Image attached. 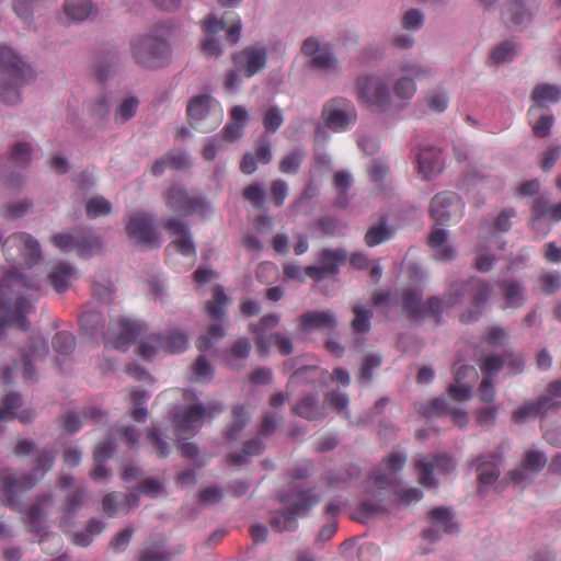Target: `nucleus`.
Wrapping results in <instances>:
<instances>
[{"instance_id":"f257e3e1","label":"nucleus","mask_w":561,"mask_h":561,"mask_svg":"<svg viewBox=\"0 0 561 561\" xmlns=\"http://www.w3.org/2000/svg\"><path fill=\"white\" fill-rule=\"evenodd\" d=\"M102 335L106 347L121 351L127 350L131 342L139 340L136 353L144 359H151L159 351L169 354L181 353L188 345V337L182 331L172 330L165 336L147 334L145 322L126 318L114 321Z\"/></svg>"},{"instance_id":"f03ea898","label":"nucleus","mask_w":561,"mask_h":561,"mask_svg":"<svg viewBox=\"0 0 561 561\" xmlns=\"http://www.w3.org/2000/svg\"><path fill=\"white\" fill-rule=\"evenodd\" d=\"M34 80L33 70L9 47H0V100L9 105L21 101L20 90Z\"/></svg>"},{"instance_id":"7ed1b4c3","label":"nucleus","mask_w":561,"mask_h":561,"mask_svg":"<svg viewBox=\"0 0 561 561\" xmlns=\"http://www.w3.org/2000/svg\"><path fill=\"white\" fill-rule=\"evenodd\" d=\"M279 501L286 510L277 512L270 520L271 527L278 531H294L298 528V517L308 515L310 510L320 502V495L314 489L284 493Z\"/></svg>"},{"instance_id":"20e7f679","label":"nucleus","mask_w":561,"mask_h":561,"mask_svg":"<svg viewBox=\"0 0 561 561\" xmlns=\"http://www.w3.org/2000/svg\"><path fill=\"white\" fill-rule=\"evenodd\" d=\"M55 455L53 451L44 449L36 458V465L33 468V474H18L10 469L0 472L2 492L8 505L16 504L19 493L32 489L38 478H42L54 465Z\"/></svg>"},{"instance_id":"39448f33","label":"nucleus","mask_w":561,"mask_h":561,"mask_svg":"<svg viewBox=\"0 0 561 561\" xmlns=\"http://www.w3.org/2000/svg\"><path fill=\"white\" fill-rule=\"evenodd\" d=\"M492 288L489 283L471 277L468 280L455 282L448 288L447 301L449 306L459 304L466 294L470 295V301L473 310L461 314V322L468 323L478 320L481 309L489 300Z\"/></svg>"},{"instance_id":"423d86ee","label":"nucleus","mask_w":561,"mask_h":561,"mask_svg":"<svg viewBox=\"0 0 561 561\" xmlns=\"http://www.w3.org/2000/svg\"><path fill=\"white\" fill-rule=\"evenodd\" d=\"M224 412V405L218 401L191 404L173 416L175 433L181 438L194 436L203 425V420H211Z\"/></svg>"},{"instance_id":"0eeeda50","label":"nucleus","mask_w":561,"mask_h":561,"mask_svg":"<svg viewBox=\"0 0 561 561\" xmlns=\"http://www.w3.org/2000/svg\"><path fill=\"white\" fill-rule=\"evenodd\" d=\"M131 55L141 67L156 69L168 62L170 47L163 37L145 35L131 42Z\"/></svg>"},{"instance_id":"6e6552de","label":"nucleus","mask_w":561,"mask_h":561,"mask_svg":"<svg viewBox=\"0 0 561 561\" xmlns=\"http://www.w3.org/2000/svg\"><path fill=\"white\" fill-rule=\"evenodd\" d=\"M186 112L193 128L202 133L214 130L222 118V111L214 105L210 95H197L191 99Z\"/></svg>"},{"instance_id":"1a4fd4ad","label":"nucleus","mask_w":561,"mask_h":561,"mask_svg":"<svg viewBox=\"0 0 561 561\" xmlns=\"http://www.w3.org/2000/svg\"><path fill=\"white\" fill-rule=\"evenodd\" d=\"M325 126L336 133L348 130L357 121V112L352 102L344 98L328 101L322 108Z\"/></svg>"},{"instance_id":"9d476101","label":"nucleus","mask_w":561,"mask_h":561,"mask_svg":"<svg viewBox=\"0 0 561 561\" xmlns=\"http://www.w3.org/2000/svg\"><path fill=\"white\" fill-rule=\"evenodd\" d=\"M167 207L182 216L198 214L205 216L210 205L204 196H191L181 185H172L165 193Z\"/></svg>"},{"instance_id":"9b49d317","label":"nucleus","mask_w":561,"mask_h":561,"mask_svg":"<svg viewBox=\"0 0 561 561\" xmlns=\"http://www.w3.org/2000/svg\"><path fill=\"white\" fill-rule=\"evenodd\" d=\"M50 241L62 252L76 251L82 257L91 256L102 248L100 238L85 230L57 233L50 238Z\"/></svg>"},{"instance_id":"f8f14e48","label":"nucleus","mask_w":561,"mask_h":561,"mask_svg":"<svg viewBox=\"0 0 561 561\" xmlns=\"http://www.w3.org/2000/svg\"><path fill=\"white\" fill-rule=\"evenodd\" d=\"M357 98L369 107L385 108L390 104V92L387 83L375 76L357 79Z\"/></svg>"},{"instance_id":"ddd939ff","label":"nucleus","mask_w":561,"mask_h":561,"mask_svg":"<svg viewBox=\"0 0 561 561\" xmlns=\"http://www.w3.org/2000/svg\"><path fill=\"white\" fill-rule=\"evenodd\" d=\"M455 468L453 459L445 454L427 455L415 461L419 482L425 488H435L437 481L433 473H449Z\"/></svg>"},{"instance_id":"4468645a","label":"nucleus","mask_w":561,"mask_h":561,"mask_svg":"<svg viewBox=\"0 0 561 561\" xmlns=\"http://www.w3.org/2000/svg\"><path fill=\"white\" fill-rule=\"evenodd\" d=\"M126 233L137 244L154 247L159 237L154 229L153 216L146 211H136L126 222Z\"/></svg>"},{"instance_id":"2eb2a0df","label":"nucleus","mask_w":561,"mask_h":561,"mask_svg":"<svg viewBox=\"0 0 561 561\" xmlns=\"http://www.w3.org/2000/svg\"><path fill=\"white\" fill-rule=\"evenodd\" d=\"M347 260V252L343 249H323L319 254V265L305 267V273L311 279L319 282L327 276L335 275L339 266Z\"/></svg>"},{"instance_id":"dca6fc26","label":"nucleus","mask_w":561,"mask_h":561,"mask_svg":"<svg viewBox=\"0 0 561 561\" xmlns=\"http://www.w3.org/2000/svg\"><path fill=\"white\" fill-rule=\"evenodd\" d=\"M407 461L403 453L393 451L382 460L378 471L367 481L368 488L387 489L394 483V474L402 470Z\"/></svg>"},{"instance_id":"f3484780","label":"nucleus","mask_w":561,"mask_h":561,"mask_svg":"<svg viewBox=\"0 0 561 561\" xmlns=\"http://www.w3.org/2000/svg\"><path fill=\"white\" fill-rule=\"evenodd\" d=\"M232 61L238 70L243 71L248 78L263 70L267 62L265 47L250 46L232 55Z\"/></svg>"},{"instance_id":"a211bd4d","label":"nucleus","mask_w":561,"mask_h":561,"mask_svg":"<svg viewBox=\"0 0 561 561\" xmlns=\"http://www.w3.org/2000/svg\"><path fill=\"white\" fill-rule=\"evenodd\" d=\"M462 205L455 193L436 194L431 203V216L438 225H447L456 214L461 213Z\"/></svg>"},{"instance_id":"6ab92c4d","label":"nucleus","mask_w":561,"mask_h":561,"mask_svg":"<svg viewBox=\"0 0 561 561\" xmlns=\"http://www.w3.org/2000/svg\"><path fill=\"white\" fill-rule=\"evenodd\" d=\"M163 227L171 234L179 236L178 239L173 240L169 244V249L173 248L176 252L184 256H195V244L193 242L188 226L184 221L176 218H168L163 222Z\"/></svg>"},{"instance_id":"aec40b11","label":"nucleus","mask_w":561,"mask_h":561,"mask_svg":"<svg viewBox=\"0 0 561 561\" xmlns=\"http://www.w3.org/2000/svg\"><path fill=\"white\" fill-rule=\"evenodd\" d=\"M478 379L473 366L461 365L455 371V383L448 388L450 398L457 402L467 401L471 397L472 383Z\"/></svg>"},{"instance_id":"412c9836","label":"nucleus","mask_w":561,"mask_h":561,"mask_svg":"<svg viewBox=\"0 0 561 561\" xmlns=\"http://www.w3.org/2000/svg\"><path fill=\"white\" fill-rule=\"evenodd\" d=\"M417 411L425 417H434L448 414L450 415L454 424L458 427H465L469 421L466 411L461 409H451L448 402L443 398H436L430 402L420 404L417 407Z\"/></svg>"},{"instance_id":"4be33fe9","label":"nucleus","mask_w":561,"mask_h":561,"mask_svg":"<svg viewBox=\"0 0 561 561\" xmlns=\"http://www.w3.org/2000/svg\"><path fill=\"white\" fill-rule=\"evenodd\" d=\"M402 77L394 83V94L402 100H410L416 92L414 79L426 77L428 71L416 64H403L400 67Z\"/></svg>"},{"instance_id":"5701e85b","label":"nucleus","mask_w":561,"mask_h":561,"mask_svg":"<svg viewBox=\"0 0 561 561\" xmlns=\"http://www.w3.org/2000/svg\"><path fill=\"white\" fill-rule=\"evenodd\" d=\"M337 325L335 314L330 311H308L297 319L298 330L308 332L316 329L334 330Z\"/></svg>"},{"instance_id":"b1692460","label":"nucleus","mask_w":561,"mask_h":561,"mask_svg":"<svg viewBox=\"0 0 561 561\" xmlns=\"http://www.w3.org/2000/svg\"><path fill=\"white\" fill-rule=\"evenodd\" d=\"M396 301L400 305L407 316L412 320L422 318L423 293L419 288L405 287L396 291Z\"/></svg>"},{"instance_id":"393cba45","label":"nucleus","mask_w":561,"mask_h":561,"mask_svg":"<svg viewBox=\"0 0 561 561\" xmlns=\"http://www.w3.org/2000/svg\"><path fill=\"white\" fill-rule=\"evenodd\" d=\"M2 405L3 408L0 409V422L18 419L21 423H30L35 416L34 411L30 409L19 413L16 412V409L21 407V397L19 393L11 392L4 396Z\"/></svg>"},{"instance_id":"a878e982","label":"nucleus","mask_w":561,"mask_h":561,"mask_svg":"<svg viewBox=\"0 0 561 561\" xmlns=\"http://www.w3.org/2000/svg\"><path fill=\"white\" fill-rule=\"evenodd\" d=\"M47 353L48 346L44 337L41 335L32 336L28 348L22 351V358L24 363V380H32L35 375V369L32 365V362L38 357L45 356Z\"/></svg>"},{"instance_id":"bb28decb","label":"nucleus","mask_w":561,"mask_h":561,"mask_svg":"<svg viewBox=\"0 0 561 561\" xmlns=\"http://www.w3.org/2000/svg\"><path fill=\"white\" fill-rule=\"evenodd\" d=\"M440 150L428 147L421 150L417 156L419 171L424 178H431L443 169Z\"/></svg>"},{"instance_id":"cd10ccee","label":"nucleus","mask_w":561,"mask_h":561,"mask_svg":"<svg viewBox=\"0 0 561 561\" xmlns=\"http://www.w3.org/2000/svg\"><path fill=\"white\" fill-rule=\"evenodd\" d=\"M500 289L505 299L506 308L518 309L525 304V287L517 279H503Z\"/></svg>"},{"instance_id":"c85d7f7f","label":"nucleus","mask_w":561,"mask_h":561,"mask_svg":"<svg viewBox=\"0 0 561 561\" xmlns=\"http://www.w3.org/2000/svg\"><path fill=\"white\" fill-rule=\"evenodd\" d=\"M536 401L543 417L548 412L559 410L561 408V380L550 381L545 392Z\"/></svg>"},{"instance_id":"c756f323","label":"nucleus","mask_w":561,"mask_h":561,"mask_svg":"<svg viewBox=\"0 0 561 561\" xmlns=\"http://www.w3.org/2000/svg\"><path fill=\"white\" fill-rule=\"evenodd\" d=\"M430 517L433 519L435 526L424 530L423 537L427 540L434 541L438 538V530L436 527H444V531L447 534H451L454 531L455 525L453 524V516L448 508L446 507H435L430 512Z\"/></svg>"},{"instance_id":"7c9ffc66","label":"nucleus","mask_w":561,"mask_h":561,"mask_svg":"<svg viewBox=\"0 0 561 561\" xmlns=\"http://www.w3.org/2000/svg\"><path fill=\"white\" fill-rule=\"evenodd\" d=\"M447 232L444 229L432 230L428 237V244L434 250V257L437 261H451L455 257L454 249L446 244Z\"/></svg>"},{"instance_id":"2f4dec72","label":"nucleus","mask_w":561,"mask_h":561,"mask_svg":"<svg viewBox=\"0 0 561 561\" xmlns=\"http://www.w3.org/2000/svg\"><path fill=\"white\" fill-rule=\"evenodd\" d=\"M75 267L68 263L60 262L51 270L48 280L51 287L59 294L65 293L75 275Z\"/></svg>"},{"instance_id":"473e14b6","label":"nucleus","mask_w":561,"mask_h":561,"mask_svg":"<svg viewBox=\"0 0 561 561\" xmlns=\"http://www.w3.org/2000/svg\"><path fill=\"white\" fill-rule=\"evenodd\" d=\"M293 412L308 421H317L325 416L324 409L319 404L318 400L310 394L304 397L296 405H294Z\"/></svg>"},{"instance_id":"72a5a7b5","label":"nucleus","mask_w":561,"mask_h":561,"mask_svg":"<svg viewBox=\"0 0 561 561\" xmlns=\"http://www.w3.org/2000/svg\"><path fill=\"white\" fill-rule=\"evenodd\" d=\"M530 2L531 0H511L508 8L504 12V18L510 20L515 26L526 24L531 18Z\"/></svg>"},{"instance_id":"f704fd0d","label":"nucleus","mask_w":561,"mask_h":561,"mask_svg":"<svg viewBox=\"0 0 561 561\" xmlns=\"http://www.w3.org/2000/svg\"><path fill=\"white\" fill-rule=\"evenodd\" d=\"M534 220L546 218L551 221L561 220V203L550 205L548 198L540 196L534 201L531 206Z\"/></svg>"},{"instance_id":"c9c22d12","label":"nucleus","mask_w":561,"mask_h":561,"mask_svg":"<svg viewBox=\"0 0 561 561\" xmlns=\"http://www.w3.org/2000/svg\"><path fill=\"white\" fill-rule=\"evenodd\" d=\"M227 301L228 297L224 287L216 285L213 289V300L208 301L206 305V312L211 320L219 321L224 318Z\"/></svg>"},{"instance_id":"e433bc0d","label":"nucleus","mask_w":561,"mask_h":561,"mask_svg":"<svg viewBox=\"0 0 561 561\" xmlns=\"http://www.w3.org/2000/svg\"><path fill=\"white\" fill-rule=\"evenodd\" d=\"M264 450V444L260 437H254L244 443L241 453H231L227 460L230 465H241L247 461V456H257Z\"/></svg>"},{"instance_id":"4c0bfd02","label":"nucleus","mask_w":561,"mask_h":561,"mask_svg":"<svg viewBox=\"0 0 561 561\" xmlns=\"http://www.w3.org/2000/svg\"><path fill=\"white\" fill-rule=\"evenodd\" d=\"M91 0H66L64 4V12L67 18L72 21H83L92 12Z\"/></svg>"},{"instance_id":"58836bf2","label":"nucleus","mask_w":561,"mask_h":561,"mask_svg":"<svg viewBox=\"0 0 561 561\" xmlns=\"http://www.w3.org/2000/svg\"><path fill=\"white\" fill-rule=\"evenodd\" d=\"M474 463L478 471V481L481 485H490L497 480L500 469L494 461H488L484 460V457H478Z\"/></svg>"},{"instance_id":"ea45409f","label":"nucleus","mask_w":561,"mask_h":561,"mask_svg":"<svg viewBox=\"0 0 561 561\" xmlns=\"http://www.w3.org/2000/svg\"><path fill=\"white\" fill-rule=\"evenodd\" d=\"M359 473L360 470L356 465H347L345 468L339 471L328 472L324 477V480L329 488H337L357 478Z\"/></svg>"},{"instance_id":"a19ab883","label":"nucleus","mask_w":561,"mask_h":561,"mask_svg":"<svg viewBox=\"0 0 561 561\" xmlns=\"http://www.w3.org/2000/svg\"><path fill=\"white\" fill-rule=\"evenodd\" d=\"M174 553L164 550V540H158L139 552L138 561H171Z\"/></svg>"},{"instance_id":"79ce46f5","label":"nucleus","mask_w":561,"mask_h":561,"mask_svg":"<svg viewBox=\"0 0 561 561\" xmlns=\"http://www.w3.org/2000/svg\"><path fill=\"white\" fill-rule=\"evenodd\" d=\"M392 236L393 231L387 226L386 220H382L367 230L364 240L367 247L373 248L390 240Z\"/></svg>"},{"instance_id":"37998d69","label":"nucleus","mask_w":561,"mask_h":561,"mask_svg":"<svg viewBox=\"0 0 561 561\" xmlns=\"http://www.w3.org/2000/svg\"><path fill=\"white\" fill-rule=\"evenodd\" d=\"M531 99L539 105L546 102L556 103L561 99V89L556 84L539 83L535 87Z\"/></svg>"},{"instance_id":"c03bdc74","label":"nucleus","mask_w":561,"mask_h":561,"mask_svg":"<svg viewBox=\"0 0 561 561\" xmlns=\"http://www.w3.org/2000/svg\"><path fill=\"white\" fill-rule=\"evenodd\" d=\"M232 423L226 432L227 439L233 440L239 433L245 427L250 420V415L244 405H236L232 409Z\"/></svg>"},{"instance_id":"a18cd8bd","label":"nucleus","mask_w":561,"mask_h":561,"mask_svg":"<svg viewBox=\"0 0 561 561\" xmlns=\"http://www.w3.org/2000/svg\"><path fill=\"white\" fill-rule=\"evenodd\" d=\"M352 310L354 313V319L351 323L353 331L359 334L369 332L373 311L363 306H354Z\"/></svg>"},{"instance_id":"49530a36","label":"nucleus","mask_w":561,"mask_h":561,"mask_svg":"<svg viewBox=\"0 0 561 561\" xmlns=\"http://www.w3.org/2000/svg\"><path fill=\"white\" fill-rule=\"evenodd\" d=\"M543 417L536 400H526L512 413V421L516 424H523L527 420Z\"/></svg>"},{"instance_id":"de8ad7c7","label":"nucleus","mask_w":561,"mask_h":561,"mask_svg":"<svg viewBox=\"0 0 561 561\" xmlns=\"http://www.w3.org/2000/svg\"><path fill=\"white\" fill-rule=\"evenodd\" d=\"M448 291L444 298L433 296L422 304V317H433L438 322L444 312L445 307H450L447 301Z\"/></svg>"},{"instance_id":"09e8293b","label":"nucleus","mask_w":561,"mask_h":561,"mask_svg":"<svg viewBox=\"0 0 561 561\" xmlns=\"http://www.w3.org/2000/svg\"><path fill=\"white\" fill-rule=\"evenodd\" d=\"M250 351V341L247 337H240L225 352L226 360L229 365H232L233 360H243L249 356Z\"/></svg>"},{"instance_id":"8fccbe9b","label":"nucleus","mask_w":561,"mask_h":561,"mask_svg":"<svg viewBox=\"0 0 561 561\" xmlns=\"http://www.w3.org/2000/svg\"><path fill=\"white\" fill-rule=\"evenodd\" d=\"M111 203L103 196H94L88 199L85 203V213L87 216L91 219L98 218L100 216H106L111 213Z\"/></svg>"},{"instance_id":"3c124183","label":"nucleus","mask_w":561,"mask_h":561,"mask_svg":"<svg viewBox=\"0 0 561 561\" xmlns=\"http://www.w3.org/2000/svg\"><path fill=\"white\" fill-rule=\"evenodd\" d=\"M138 100L135 96H129L123 100L114 114V119L117 124H124L131 119L138 108Z\"/></svg>"},{"instance_id":"603ef678","label":"nucleus","mask_w":561,"mask_h":561,"mask_svg":"<svg viewBox=\"0 0 561 561\" xmlns=\"http://www.w3.org/2000/svg\"><path fill=\"white\" fill-rule=\"evenodd\" d=\"M243 198L256 209H262L265 204V191L259 183H252L243 188Z\"/></svg>"},{"instance_id":"864d4df0","label":"nucleus","mask_w":561,"mask_h":561,"mask_svg":"<svg viewBox=\"0 0 561 561\" xmlns=\"http://www.w3.org/2000/svg\"><path fill=\"white\" fill-rule=\"evenodd\" d=\"M225 331L220 323H213L209 325L207 334L201 335L196 341V346L199 351L208 350L214 341L224 337Z\"/></svg>"},{"instance_id":"5fc2aeb1","label":"nucleus","mask_w":561,"mask_h":561,"mask_svg":"<svg viewBox=\"0 0 561 561\" xmlns=\"http://www.w3.org/2000/svg\"><path fill=\"white\" fill-rule=\"evenodd\" d=\"M32 147L28 142H18L10 153V162L16 167H25L31 161Z\"/></svg>"},{"instance_id":"6e6d98bb","label":"nucleus","mask_w":561,"mask_h":561,"mask_svg":"<svg viewBox=\"0 0 561 561\" xmlns=\"http://www.w3.org/2000/svg\"><path fill=\"white\" fill-rule=\"evenodd\" d=\"M80 325L90 335H95L100 328H103V319L100 312L83 311L80 316Z\"/></svg>"},{"instance_id":"4d7b16f0","label":"nucleus","mask_w":561,"mask_h":561,"mask_svg":"<svg viewBox=\"0 0 561 561\" xmlns=\"http://www.w3.org/2000/svg\"><path fill=\"white\" fill-rule=\"evenodd\" d=\"M304 160V152L300 149H295L290 153L283 157L279 162V171L285 174H293L298 171Z\"/></svg>"},{"instance_id":"13d9d810","label":"nucleus","mask_w":561,"mask_h":561,"mask_svg":"<svg viewBox=\"0 0 561 561\" xmlns=\"http://www.w3.org/2000/svg\"><path fill=\"white\" fill-rule=\"evenodd\" d=\"M53 347L57 353L67 355L75 350L76 339L69 332H58L53 339Z\"/></svg>"},{"instance_id":"bf43d9fd","label":"nucleus","mask_w":561,"mask_h":561,"mask_svg":"<svg viewBox=\"0 0 561 561\" xmlns=\"http://www.w3.org/2000/svg\"><path fill=\"white\" fill-rule=\"evenodd\" d=\"M547 463L546 455L537 450H527L525 453L524 469L531 472H539Z\"/></svg>"},{"instance_id":"052dcab7","label":"nucleus","mask_w":561,"mask_h":561,"mask_svg":"<svg viewBox=\"0 0 561 561\" xmlns=\"http://www.w3.org/2000/svg\"><path fill=\"white\" fill-rule=\"evenodd\" d=\"M102 508L107 517H114L124 514L118 492L107 493L102 501Z\"/></svg>"},{"instance_id":"680f3d73","label":"nucleus","mask_w":561,"mask_h":561,"mask_svg":"<svg viewBox=\"0 0 561 561\" xmlns=\"http://www.w3.org/2000/svg\"><path fill=\"white\" fill-rule=\"evenodd\" d=\"M284 123L282 111L276 107H270L263 115V125L268 133H275Z\"/></svg>"},{"instance_id":"e2e57ef3","label":"nucleus","mask_w":561,"mask_h":561,"mask_svg":"<svg viewBox=\"0 0 561 561\" xmlns=\"http://www.w3.org/2000/svg\"><path fill=\"white\" fill-rule=\"evenodd\" d=\"M515 44L512 41H505L491 53V59L496 62L511 61L515 56Z\"/></svg>"},{"instance_id":"0e129e2a","label":"nucleus","mask_w":561,"mask_h":561,"mask_svg":"<svg viewBox=\"0 0 561 561\" xmlns=\"http://www.w3.org/2000/svg\"><path fill=\"white\" fill-rule=\"evenodd\" d=\"M505 365V358L499 355H491L485 357L480 364L481 370L485 374V377L493 379L497 373L502 370Z\"/></svg>"},{"instance_id":"69168bd1","label":"nucleus","mask_w":561,"mask_h":561,"mask_svg":"<svg viewBox=\"0 0 561 561\" xmlns=\"http://www.w3.org/2000/svg\"><path fill=\"white\" fill-rule=\"evenodd\" d=\"M270 195L275 206H282L288 195V185L285 180L276 179L272 181L270 186Z\"/></svg>"},{"instance_id":"338daca9","label":"nucleus","mask_w":561,"mask_h":561,"mask_svg":"<svg viewBox=\"0 0 561 561\" xmlns=\"http://www.w3.org/2000/svg\"><path fill=\"white\" fill-rule=\"evenodd\" d=\"M542 293L551 295L561 287V275L558 272H549L543 274L538 279Z\"/></svg>"},{"instance_id":"774afa93","label":"nucleus","mask_w":561,"mask_h":561,"mask_svg":"<svg viewBox=\"0 0 561 561\" xmlns=\"http://www.w3.org/2000/svg\"><path fill=\"white\" fill-rule=\"evenodd\" d=\"M134 535L131 526L125 527L122 531L117 533L110 541V548L115 552H123L128 547L130 539Z\"/></svg>"}]
</instances>
